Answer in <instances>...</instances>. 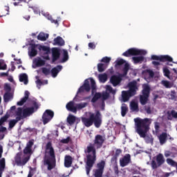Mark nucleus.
Here are the masks:
<instances>
[{
    "label": "nucleus",
    "instance_id": "1",
    "mask_svg": "<svg viewBox=\"0 0 177 177\" xmlns=\"http://www.w3.org/2000/svg\"><path fill=\"white\" fill-rule=\"evenodd\" d=\"M104 143V138L100 135H97L94 140V143H90L89 145L86 147V151L85 153H87L86 155V161L85 165V169L86 175L89 176L95 162H96V149H101Z\"/></svg>",
    "mask_w": 177,
    "mask_h": 177
},
{
    "label": "nucleus",
    "instance_id": "2",
    "mask_svg": "<svg viewBox=\"0 0 177 177\" xmlns=\"http://www.w3.org/2000/svg\"><path fill=\"white\" fill-rule=\"evenodd\" d=\"M32 146H34V140H30L27 142L26 147L24 149V154L26 156L22 158V152H18L17 153L15 157V161L18 167H24L26 162L30 161V158L32 154Z\"/></svg>",
    "mask_w": 177,
    "mask_h": 177
},
{
    "label": "nucleus",
    "instance_id": "3",
    "mask_svg": "<svg viewBox=\"0 0 177 177\" xmlns=\"http://www.w3.org/2000/svg\"><path fill=\"white\" fill-rule=\"evenodd\" d=\"M46 154L44 158V165H47L48 171H52L56 167V155L51 142H48L46 144Z\"/></svg>",
    "mask_w": 177,
    "mask_h": 177
},
{
    "label": "nucleus",
    "instance_id": "4",
    "mask_svg": "<svg viewBox=\"0 0 177 177\" xmlns=\"http://www.w3.org/2000/svg\"><path fill=\"white\" fill-rule=\"evenodd\" d=\"M88 114V118H82V122L84 125L89 128L94 124L95 128H100V125H102V113H100V111H96L95 113L89 112Z\"/></svg>",
    "mask_w": 177,
    "mask_h": 177
},
{
    "label": "nucleus",
    "instance_id": "5",
    "mask_svg": "<svg viewBox=\"0 0 177 177\" xmlns=\"http://www.w3.org/2000/svg\"><path fill=\"white\" fill-rule=\"evenodd\" d=\"M136 124V131L137 133H147L150 129V120L149 118L140 119L139 118L134 119Z\"/></svg>",
    "mask_w": 177,
    "mask_h": 177
},
{
    "label": "nucleus",
    "instance_id": "6",
    "mask_svg": "<svg viewBox=\"0 0 177 177\" xmlns=\"http://www.w3.org/2000/svg\"><path fill=\"white\" fill-rule=\"evenodd\" d=\"M129 64L125 63L122 69L123 74H120L119 75H113L111 77L110 82L112 84L113 86H117L121 84V81H122V77H127L128 72L129 71Z\"/></svg>",
    "mask_w": 177,
    "mask_h": 177
},
{
    "label": "nucleus",
    "instance_id": "7",
    "mask_svg": "<svg viewBox=\"0 0 177 177\" xmlns=\"http://www.w3.org/2000/svg\"><path fill=\"white\" fill-rule=\"evenodd\" d=\"M150 91H151V88H150V86H149V84H145L142 85V95L140 96V102L141 103L142 106H145L147 104V102H149Z\"/></svg>",
    "mask_w": 177,
    "mask_h": 177
},
{
    "label": "nucleus",
    "instance_id": "8",
    "mask_svg": "<svg viewBox=\"0 0 177 177\" xmlns=\"http://www.w3.org/2000/svg\"><path fill=\"white\" fill-rule=\"evenodd\" d=\"M145 55H147V51L145 50L129 48L123 53L122 56H125V57H131V56H145Z\"/></svg>",
    "mask_w": 177,
    "mask_h": 177
},
{
    "label": "nucleus",
    "instance_id": "9",
    "mask_svg": "<svg viewBox=\"0 0 177 177\" xmlns=\"http://www.w3.org/2000/svg\"><path fill=\"white\" fill-rule=\"evenodd\" d=\"M156 160H152L151 162V168L153 169H157L158 167H161L165 162V158H164V155L162 153H158L156 157Z\"/></svg>",
    "mask_w": 177,
    "mask_h": 177
},
{
    "label": "nucleus",
    "instance_id": "10",
    "mask_svg": "<svg viewBox=\"0 0 177 177\" xmlns=\"http://www.w3.org/2000/svg\"><path fill=\"white\" fill-rule=\"evenodd\" d=\"M55 117V112L50 109H47L45 111L42 115V122L44 125H46L48 122L52 121V119Z\"/></svg>",
    "mask_w": 177,
    "mask_h": 177
},
{
    "label": "nucleus",
    "instance_id": "11",
    "mask_svg": "<svg viewBox=\"0 0 177 177\" xmlns=\"http://www.w3.org/2000/svg\"><path fill=\"white\" fill-rule=\"evenodd\" d=\"M104 167H106V162L104 160H101L97 164V168L94 170L95 177H102L103 176V172H104Z\"/></svg>",
    "mask_w": 177,
    "mask_h": 177
},
{
    "label": "nucleus",
    "instance_id": "12",
    "mask_svg": "<svg viewBox=\"0 0 177 177\" xmlns=\"http://www.w3.org/2000/svg\"><path fill=\"white\" fill-rule=\"evenodd\" d=\"M151 59L152 60H158L165 63V62H173L174 59L169 55H151Z\"/></svg>",
    "mask_w": 177,
    "mask_h": 177
},
{
    "label": "nucleus",
    "instance_id": "13",
    "mask_svg": "<svg viewBox=\"0 0 177 177\" xmlns=\"http://www.w3.org/2000/svg\"><path fill=\"white\" fill-rule=\"evenodd\" d=\"M129 86V91L131 93H133L135 96L136 95V92L139 91V86H138V82L136 80H133L132 82H130L128 84Z\"/></svg>",
    "mask_w": 177,
    "mask_h": 177
},
{
    "label": "nucleus",
    "instance_id": "14",
    "mask_svg": "<svg viewBox=\"0 0 177 177\" xmlns=\"http://www.w3.org/2000/svg\"><path fill=\"white\" fill-rule=\"evenodd\" d=\"M86 91V92H89L91 91V86L89 85V80L88 79L84 80V84L78 89V93H81Z\"/></svg>",
    "mask_w": 177,
    "mask_h": 177
},
{
    "label": "nucleus",
    "instance_id": "15",
    "mask_svg": "<svg viewBox=\"0 0 177 177\" xmlns=\"http://www.w3.org/2000/svg\"><path fill=\"white\" fill-rule=\"evenodd\" d=\"M52 63H55L57 60L60 58V50L57 48L52 49Z\"/></svg>",
    "mask_w": 177,
    "mask_h": 177
},
{
    "label": "nucleus",
    "instance_id": "16",
    "mask_svg": "<svg viewBox=\"0 0 177 177\" xmlns=\"http://www.w3.org/2000/svg\"><path fill=\"white\" fill-rule=\"evenodd\" d=\"M140 138H143L145 140L146 143H150L153 145V142H154V138H153V136L151 133H140Z\"/></svg>",
    "mask_w": 177,
    "mask_h": 177
},
{
    "label": "nucleus",
    "instance_id": "17",
    "mask_svg": "<svg viewBox=\"0 0 177 177\" xmlns=\"http://www.w3.org/2000/svg\"><path fill=\"white\" fill-rule=\"evenodd\" d=\"M132 96L135 95L133 93H130L129 90L122 91V102H124V103L128 102V100H129V99H131Z\"/></svg>",
    "mask_w": 177,
    "mask_h": 177
},
{
    "label": "nucleus",
    "instance_id": "18",
    "mask_svg": "<svg viewBox=\"0 0 177 177\" xmlns=\"http://www.w3.org/2000/svg\"><path fill=\"white\" fill-rule=\"evenodd\" d=\"M131 162V155L130 154H127L123 157V158L120 160V167H127L128 164Z\"/></svg>",
    "mask_w": 177,
    "mask_h": 177
},
{
    "label": "nucleus",
    "instance_id": "19",
    "mask_svg": "<svg viewBox=\"0 0 177 177\" xmlns=\"http://www.w3.org/2000/svg\"><path fill=\"white\" fill-rule=\"evenodd\" d=\"M35 109L34 108V106L24 109L23 110L24 118H27V117H30V115H31V114L35 113Z\"/></svg>",
    "mask_w": 177,
    "mask_h": 177
},
{
    "label": "nucleus",
    "instance_id": "20",
    "mask_svg": "<svg viewBox=\"0 0 177 177\" xmlns=\"http://www.w3.org/2000/svg\"><path fill=\"white\" fill-rule=\"evenodd\" d=\"M62 68H63V66H62V65H57V66L53 68L51 70L52 76L54 78H56V77H57V75L59 74V73H60V71H62Z\"/></svg>",
    "mask_w": 177,
    "mask_h": 177
},
{
    "label": "nucleus",
    "instance_id": "21",
    "mask_svg": "<svg viewBox=\"0 0 177 177\" xmlns=\"http://www.w3.org/2000/svg\"><path fill=\"white\" fill-rule=\"evenodd\" d=\"M53 45H57V46H64L66 42L64 39L62 38V37L58 36L54 39Z\"/></svg>",
    "mask_w": 177,
    "mask_h": 177
},
{
    "label": "nucleus",
    "instance_id": "22",
    "mask_svg": "<svg viewBox=\"0 0 177 177\" xmlns=\"http://www.w3.org/2000/svg\"><path fill=\"white\" fill-rule=\"evenodd\" d=\"M66 108L68 111H71L72 113H77V108L74 106V101H71L68 102L66 105Z\"/></svg>",
    "mask_w": 177,
    "mask_h": 177
},
{
    "label": "nucleus",
    "instance_id": "23",
    "mask_svg": "<svg viewBox=\"0 0 177 177\" xmlns=\"http://www.w3.org/2000/svg\"><path fill=\"white\" fill-rule=\"evenodd\" d=\"M29 96H30V92H28V91H26L25 96L23 98H21L20 101L17 102V105L23 106V104H24V103H26L27 100H28Z\"/></svg>",
    "mask_w": 177,
    "mask_h": 177
},
{
    "label": "nucleus",
    "instance_id": "24",
    "mask_svg": "<svg viewBox=\"0 0 177 177\" xmlns=\"http://www.w3.org/2000/svg\"><path fill=\"white\" fill-rule=\"evenodd\" d=\"M73 165V158L70 155H66L64 159V167L70 168Z\"/></svg>",
    "mask_w": 177,
    "mask_h": 177
},
{
    "label": "nucleus",
    "instance_id": "25",
    "mask_svg": "<svg viewBox=\"0 0 177 177\" xmlns=\"http://www.w3.org/2000/svg\"><path fill=\"white\" fill-rule=\"evenodd\" d=\"M13 99V94L10 92H6L3 95V102L9 103Z\"/></svg>",
    "mask_w": 177,
    "mask_h": 177
},
{
    "label": "nucleus",
    "instance_id": "26",
    "mask_svg": "<svg viewBox=\"0 0 177 177\" xmlns=\"http://www.w3.org/2000/svg\"><path fill=\"white\" fill-rule=\"evenodd\" d=\"M19 82H24V85L28 84V76L26 73H21L19 76Z\"/></svg>",
    "mask_w": 177,
    "mask_h": 177
},
{
    "label": "nucleus",
    "instance_id": "27",
    "mask_svg": "<svg viewBox=\"0 0 177 177\" xmlns=\"http://www.w3.org/2000/svg\"><path fill=\"white\" fill-rule=\"evenodd\" d=\"M16 120L17 121H20L21 120H23L24 117L23 116V108L19 107L17 109V111L16 112Z\"/></svg>",
    "mask_w": 177,
    "mask_h": 177
},
{
    "label": "nucleus",
    "instance_id": "28",
    "mask_svg": "<svg viewBox=\"0 0 177 177\" xmlns=\"http://www.w3.org/2000/svg\"><path fill=\"white\" fill-rule=\"evenodd\" d=\"M132 60L134 64H138V63L141 64L145 62V57L143 56H138V57H133Z\"/></svg>",
    "mask_w": 177,
    "mask_h": 177
},
{
    "label": "nucleus",
    "instance_id": "29",
    "mask_svg": "<svg viewBox=\"0 0 177 177\" xmlns=\"http://www.w3.org/2000/svg\"><path fill=\"white\" fill-rule=\"evenodd\" d=\"M168 138V134L162 133L158 136L159 142L160 145H164L167 142V139Z\"/></svg>",
    "mask_w": 177,
    "mask_h": 177
},
{
    "label": "nucleus",
    "instance_id": "30",
    "mask_svg": "<svg viewBox=\"0 0 177 177\" xmlns=\"http://www.w3.org/2000/svg\"><path fill=\"white\" fill-rule=\"evenodd\" d=\"M35 48H37V46L35 44H32L30 51L29 53V56H30L31 57H35V55H38V51L37 50V49H35Z\"/></svg>",
    "mask_w": 177,
    "mask_h": 177
},
{
    "label": "nucleus",
    "instance_id": "31",
    "mask_svg": "<svg viewBox=\"0 0 177 177\" xmlns=\"http://www.w3.org/2000/svg\"><path fill=\"white\" fill-rule=\"evenodd\" d=\"M49 38V35L46 34L45 32H40L37 36V39L39 41H46Z\"/></svg>",
    "mask_w": 177,
    "mask_h": 177
},
{
    "label": "nucleus",
    "instance_id": "32",
    "mask_svg": "<svg viewBox=\"0 0 177 177\" xmlns=\"http://www.w3.org/2000/svg\"><path fill=\"white\" fill-rule=\"evenodd\" d=\"M128 113V105L127 104H122L121 106V115L122 117H125Z\"/></svg>",
    "mask_w": 177,
    "mask_h": 177
},
{
    "label": "nucleus",
    "instance_id": "33",
    "mask_svg": "<svg viewBox=\"0 0 177 177\" xmlns=\"http://www.w3.org/2000/svg\"><path fill=\"white\" fill-rule=\"evenodd\" d=\"M130 109L132 111H139V105L137 102H131L130 104Z\"/></svg>",
    "mask_w": 177,
    "mask_h": 177
},
{
    "label": "nucleus",
    "instance_id": "34",
    "mask_svg": "<svg viewBox=\"0 0 177 177\" xmlns=\"http://www.w3.org/2000/svg\"><path fill=\"white\" fill-rule=\"evenodd\" d=\"M75 116H74L73 115H69L67 118V122H68L70 125H74V124L75 123Z\"/></svg>",
    "mask_w": 177,
    "mask_h": 177
},
{
    "label": "nucleus",
    "instance_id": "35",
    "mask_svg": "<svg viewBox=\"0 0 177 177\" xmlns=\"http://www.w3.org/2000/svg\"><path fill=\"white\" fill-rule=\"evenodd\" d=\"M98 78L100 80V82H102V84H104L107 81V75L106 73L100 74L98 75Z\"/></svg>",
    "mask_w": 177,
    "mask_h": 177
},
{
    "label": "nucleus",
    "instance_id": "36",
    "mask_svg": "<svg viewBox=\"0 0 177 177\" xmlns=\"http://www.w3.org/2000/svg\"><path fill=\"white\" fill-rule=\"evenodd\" d=\"M39 50H43V52H45V55H49L50 53V48L46 46H40L39 47Z\"/></svg>",
    "mask_w": 177,
    "mask_h": 177
},
{
    "label": "nucleus",
    "instance_id": "37",
    "mask_svg": "<svg viewBox=\"0 0 177 177\" xmlns=\"http://www.w3.org/2000/svg\"><path fill=\"white\" fill-rule=\"evenodd\" d=\"M162 70H163V74L165 77H167V78H168L169 80H171V77L169 76L171 74V71H169V69H168V67L165 66L163 67Z\"/></svg>",
    "mask_w": 177,
    "mask_h": 177
},
{
    "label": "nucleus",
    "instance_id": "38",
    "mask_svg": "<svg viewBox=\"0 0 177 177\" xmlns=\"http://www.w3.org/2000/svg\"><path fill=\"white\" fill-rule=\"evenodd\" d=\"M86 106H88V103L86 102H81L80 104H77L75 105L76 113H77V110H82V109H84V107H86Z\"/></svg>",
    "mask_w": 177,
    "mask_h": 177
},
{
    "label": "nucleus",
    "instance_id": "39",
    "mask_svg": "<svg viewBox=\"0 0 177 177\" xmlns=\"http://www.w3.org/2000/svg\"><path fill=\"white\" fill-rule=\"evenodd\" d=\"M100 97H102V94L100 93H95L91 100L92 103H96V102H97Z\"/></svg>",
    "mask_w": 177,
    "mask_h": 177
},
{
    "label": "nucleus",
    "instance_id": "40",
    "mask_svg": "<svg viewBox=\"0 0 177 177\" xmlns=\"http://www.w3.org/2000/svg\"><path fill=\"white\" fill-rule=\"evenodd\" d=\"M91 85V92L92 93H95L96 92V82L93 78H90Z\"/></svg>",
    "mask_w": 177,
    "mask_h": 177
},
{
    "label": "nucleus",
    "instance_id": "41",
    "mask_svg": "<svg viewBox=\"0 0 177 177\" xmlns=\"http://www.w3.org/2000/svg\"><path fill=\"white\" fill-rule=\"evenodd\" d=\"M8 15H9V6H6L4 9L1 10V15H0V17H3Z\"/></svg>",
    "mask_w": 177,
    "mask_h": 177
},
{
    "label": "nucleus",
    "instance_id": "42",
    "mask_svg": "<svg viewBox=\"0 0 177 177\" xmlns=\"http://www.w3.org/2000/svg\"><path fill=\"white\" fill-rule=\"evenodd\" d=\"M35 63L37 67H42V66H45V60L41 58L36 59Z\"/></svg>",
    "mask_w": 177,
    "mask_h": 177
},
{
    "label": "nucleus",
    "instance_id": "43",
    "mask_svg": "<svg viewBox=\"0 0 177 177\" xmlns=\"http://www.w3.org/2000/svg\"><path fill=\"white\" fill-rule=\"evenodd\" d=\"M68 60V52L66 50H64L63 58L62 60V63H66Z\"/></svg>",
    "mask_w": 177,
    "mask_h": 177
},
{
    "label": "nucleus",
    "instance_id": "44",
    "mask_svg": "<svg viewBox=\"0 0 177 177\" xmlns=\"http://www.w3.org/2000/svg\"><path fill=\"white\" fill-rule=\"evenodd\" d=\"M5 167H6L5 158H2L0 160V171H5Z\"/></svg>",
    "mask_w": 177,
    "mask_h": 177
},
{
    "label": "nucleus",
    "instance_id": "45",
    "mask_svg": "<svg viewBox=\"0 0 177 177\" xmlns=\"http://www.w3.org/2000/svg\"><path fill=\"white\" fill-rule=\"evenodd\" d=\"M8 118H9V115L8 113L0 118V127L3 124V122H6V121H8Z\"/></svg>",
    "mask_w": 177,
    "mask_h": 177
},
{
    "label": "nucleus",
    "instance_id": "46",
    "mask_svg": "<svg viewBox=\"0 0 177 177\" xmlns=\"http://www.w3.org/2000/svg\"><path fill=\"white\" fill-rule=\"evenodd\" d=\"M162 84L167 88H172V84H171V82L167 80L162 81Z\"/></svg>",
    "mask_w": 177,
    "mask_h": 177
},
{
    "label": "nucleus",
    "instance_id": "47",
    "mask_svg": "<svg viewBox=\"0 0 177 177\" xmlns=\"http://www.w3.org/2000/svg\"><path fill=\"white\" fill-rule=\"evenodd\" d=\"M41 71L43 74H44V75H49V74H50V69L48 68H45V67L42 68Z\"/></svg>",
    "mask_w": 177,
    "mask_h": 177
},
{
    "label": "nucleus",
    "instance_id": "48",
    "mask_svg": "<svg viewBox=\"0 0 177 177\" xmlns=\"http://www.w3.org/2000/svg\"><path fill=\"white\" fill-rule=\"evenodd\" d=\"M97 70H98L99 73H103V71H104V70H105L104 64H97Z\"/></svg>",
    "mask_w": 177,
    "mask_h": 177
},
{
    "label": "nucleus",
    "instance_id": "49",
    "mask_svg": "<svg viewBox=\"0 0 177 177\" xmlns=\"http://www.w3.org/2000/svg\"><path fill=\"white\" fill-rule=\"evenodd\" d=\"M167 161V163L169 165H171V167H175V164H176V162L172 160L171 158H167L166 160Z\"/></svg>",
    "mask_w": 177,
    "mask_h": 177
},
{
    "label": "nucleus",
    "instance_id": "50",
    "mask_svg": "<svg viewBox=\"0 0 177 177\" xmlns=\"http://www.w3.org/2000/svg\"><path fill=\"white\" fill-rule=\"evenodd\" d=\"M160 132V123L155 122V133H158Z\"/></svg>",
    "mask_w": 177,
    "mask_h": 177
},
{
    "label": "nucleus",
    "instance_id": "51",
    "mask_svg": "<svg viewBox=\"0 0 177 177\" xmlns=\"http://www.w3.org/2000/svg\"><path fill=\"white\" fill-rule=\"evenodd\" d=\"M4 90L6 92H10L12 91V87H10V85L9 84H6L4 85Z\"/></svg>",
    "mask_w": 177,
    "mask_h": 177
},
{
    "label": "nucleus",
    "instance_id": "52",
    "mask_svg": "<svg viewBox=\"0 0 177 177\" xmlns=\"http://www.w3.org/2000/svg\"><path fill=\"white\" fill-rule=\"evenodd\" d=\"M111 60V58L109 57H104L102 59V62L103 63H110Z\"/></svg>",
    "mask_w": 177,
    "mask_h": 177
},
{
    "label": "nucleus",
    "instance_id": "53",
    "mask_svg": "<svg viewBox=\"0 0 177 177\" xmlns=\"http://www.w3.org/2000/svg\"><path fill=\"white\" fill-rule=\"evenodd\" d=\"M36 84L37 85V88L38 89H41V86H42V85L44 84V83L42 82V81H41V80L38 79L36 81Z\"/></svg>",
    "mask_w": 177,
    "mask_h": 177
},
{
    "label": "nucleus",
    "instance_id": "54",
    "mask_svg": "<svg viewBox=\"0 0 177 177\" xmlns=\"http://www.w3.org/2000/svg\"><path fill=\"white\" fill-rule=\"evenodd\" d=\"M124 64H125V60L122 59L116 61V66H122Z\"/></svg>",
    "mask_w": 177,
    "mask_h": 177
},
{
    "label": "nucleus",
    "instance_id": "55",
    "mask_svg": "<svg viewBox=\"0 0 177 177\" xmlns=\"http://www.w3.org/2000/svg\"><path fill=\"white\" fill-rule=\"evenodd\" d=\"M109 97H110V94H109L108 93H105L102 94V95L101 96V97H102V100H107V99Z\"/></svg>",
    "mask_w": 177,
    "mask_h": 177
},
{
    "label": "nucleus",
    "instance_id": "56",
    "mask_svg": "<svg viewBox=\"0 0 177 177\" xmlns=\"http://www.w3.org/2000/svg\"><path fill=\"white\" fill-rule=\"evenodd\" d=\"M70 140H71L70 137H67V138H65V139H62V140H61V143L67 144V143H69V142H70Z\"/></svg>",
    "mask_w": 177,
    "mask_h": 177
},
{
    "label": "nucleus",
    "instance_id": "57",
    "mask_svg": "<svg viewBox=\"0 0 177 177\" xmlns=\"http://www.w3.org/2000/svg\"><path fill=\"white\" fill-rule=\"evenodd\" d=\"M16 122H17V121H16L15 120L10 121V122H9L10 128H13V127H15V125H16Z\"/></svg>",
    "mask_w": 177,
    "mask_h": 177
},
{
    "label": "nucleus",
    "instance_id": "58",
    "mask_svg": "<svg viewBox=\"0 0 177 177\" xmlns=\"http://www.w3.org/2000/svg\"><path fill=\"white\" fill-rule=\"evenodd\" d=\"M145 110L147 113V114H150L151 113V108L150 107V106H145Z\"/></svg>",
    "mask_w": 177,
    "mask_h": 177
},
{
    "label": "nucleus",
    "instance_id": "59",
    "mask_svg": "<svg viewBox=\"0 0 177 177\" xmlns=\"http://www.w3.org/2000/svg\"><path fill=\"white\" fill-rule=\"evenodd\" d=\"M113 171H114L115 175H118V174H120V171L118 170V165H115L113 167Z\"/></svg>",
    "mask_w": 177,
    "mask_h": 177
},
{
    "label": "nucleus",
    "instance_id": "60",
    "mask_svg": "<svg viewBox=\"0 0 177 177\" xmlns=\"http://www.w3.org/2000/svg\"><path fill=\"white\" fill-rule=\"evenodd\" d=\"M118 158V157L113 155V156L111 159V162H113L114 164H117Z\"/></svg>",
    "mask_w": 177,
    "mask_h": 177
},
{
    "label": "nucleus",
    "instance_id": "61",
    "mask_svg": "<svg viewBox=\"0 0 177 177\" xmlns=\"http://www.w3.org/2000/svg\"><path fill=\"white\" fill-rule=\"evenodd\" d=\"M122 152V151H121V149H116L114 156L115 157H120V154H121Z\"/></svg>",
    "mask_w": 177,
    "mask_h": 177
},
{
    "label": "nucleus",
    "instance_id": "62",
    "mask_svg": "<svg viewBox=\"0 0 177 177\" xmlns=\"http://www.w3.org/2000/svg\"><path fill=\"white\" fill-rule=\"evenodd\" d=\"M147 73H149V77L153 78L154 77V72L151 70H147Z\"/></svg>",
    "mask_w": 177,
    "mask_h": 177
},
{
    "label": "nucleus",
    "instance_id": "63",
    "mask_svg": "<svg viewBox=\"0 0 177 177\" xmlns=\"http://www.w3.org/2000/svg\"><path fill=\"white\" fill-rule=\"evenodd\" d=\"M88 48H90V49H95L96 45H95V43H88Z\"/></svg>",
    "mask_w": 177,
    "mask_h": 177
},
{
    "label": "nucleus",
    "instance_id": "64",
    "mask_svg": "<svg viewBox=\"0 0 177 177\" xmlns=\"http://www.w3.org/2000/svg\"><path fill=\"white\" fill-rule=\"evenodd\" d=\"M7 67L6 64L2 66V62H0V70H6Z\"/></svg>",
    "mask_w": 177,
    "mask_h": 177
}]
</instances>
